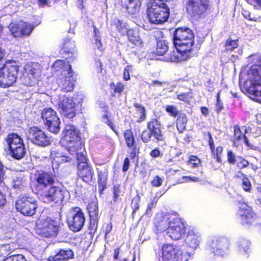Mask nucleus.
Segmentation results:
<instances>
[{
  "label": "nucleus",
  "mask_w": 261,
  "mask_h": 261,
  "mask_svg": "<svg viewBox=\"0 0 261 261\" xmlns=\"http://www.w3.org/2000/svg\"><path fill=\"white\" fill-rule=\"evenodd\" d=\"M27 138L34 145L42 147L50 145L53 141L51 136L37 126L29 128Z\"/></svg>",
  "instance_id": "obj_13"
},
{
  "label": "nucleus",
  "mask_w": 261,
  "mask_h": 261,
  "mask_svg": "<svg viewBox=\"0 0 261 261\" xmlns=\"http://www.w3.org/2000/svg\"><path fill=\"white\" fill-rule=\"evenodd\" d=\"M168 50V43L165 40H161L157 41L154 53L158 56H163Z\"/></svg>",
  "instance_id": "obj_38"
},
{
  "label": "nucleus",
  "mask_w": 261,
  "mask_h": 261,
  "mask_svg": "<svg viewBox=\"0 0 261 261\" xmlns=\"http://www.w3.org/2000/svg\"><path fill=\"white\" fill-rule=\"evenodd\" d=\"M111 88L113 90L111 92V96L112 97H115L116 94L120 95L123 91L124 86V84L119 82L115 84L114 82H112L110 84Z\"/></svg>",
  "instance_id": "obj_42"
},
{
  "label": "nucleus",
  "mask_w": 261,
  "mask_h": 261,
  "mask_svg": "<svg viewBox=\"0 0 261 261\" xmlns=\"http://www.w3.org/2000/svg\"><path fill=\"white\" fill-rule=\"evenodd\" d=\"M40 195L41 200L44 203L59 205L64 201L66 190L63 186L53 185L41 192Z\"/></svg>",
  "instance_id": "obj_7"
},
{
  "label": "nucleus",
  "mask_w": 261,
  "mask_h": 261,
  "mask_svg": "<svg viewBox=\"0 0 261 261\" xmlns=\"http://www.w3.org/2000/svg\"><path fill=\"white\" fill-rule=\"evenodd\" d=\"M132 66L130 65H127L125 67L123 70V79L125 81H128L130 79V70Z\"/></svg>",
  "instance_id": "obj_60"
},
{
  "label": "nucleus",
  "mask_w": 261,
  "mask_h": 261,
  "mask_svg": "<svg viewBox=\"0 0 261 261\" xmlns=\"http://www.w3.org/2000/svg\"><path fill=\"white\" fill-rule=\"evenodd\" d=\"M141 5L140 0H128L126 8L128 13L134 14L139 11Z\"/></svg>",
  "instance_id": "obj_37"
},
{
  "label": "nucleus",
  "mask_w": 261,
  "mask_h": 261,
  "mask_svg": "<svg viewBox=\"0 0 261 261\" xmlns=\"http://www.w3.org/2000/svg\"><path fill=\"white\" fill-rule=\"evenodd\" d=\"M77 106L73 97L64 95L59 99L58 110L63 116L72 119L76 116Z\"/></svg>",
  "instance_id": "obj_16"
},
{
  "label": "nucleus",
  "mask_w": 261,
  "mask_h": 261,
  "mask_svg": "<svg viewBox=\"0 0 261 261\" xmlns=\"http://www.w3.org/2000/svg\"><path fill=\"white\" fill-rule=\"evenodd\" d=\"M28 70V74H30L32 77H37L39 74V69L38 66L37 65H29L27 67Z\"/></svg>",
  "instance_id": "obj_51"
},
{
  "label": "nucleus",
  "mask_w": 261,
  "mask_h": 261,
  "mask_svg": "<svg viewBox=\"0 0 261 261\" xmlns=\"http://www.w3.org/2000/svg\"><path fill=\"white\" fill-rule=\"evenodd\" d=\"M200 162L201 160L197 157V156L194 155H190L187 161L188 164L190 165L193 168L198 167V165Z\"/></svg>",
  "instance_id": "obj_49"
},
{
  "label": "nucleus",
  "mask_w": 261,
  "mask_h": 261,
  "mask_svg": "<svg viewBox=\"0 0 261 261\" xmlns=\"http://www.w3.org/2000/svg\"><path fill=\"white\" fill-rule=\"evenodd\" d=\"M236 161V166L239 169H244L248 167L249 165V162L248 161L241 156H237Z\"/></svg>",
  "instance_id": "obj_48"
},
{
  "label": "nucleus",
  "mask_w": 261,
  "mask_h": 261,
  "mask_svg": "<svg viewBox=\"0 0 261 261\" xmlns=\"http://www.w3.org/2000/svg\"><path fill=\"white\" fill-rule=\"evenodd\" d=\"M75 80H70L68 78H66L65 81L63 84V90L65 92L72 91L74 87V82Z\"/></svg>",
  "instance_id": "obj_47"
},
{
  "label": "nucleus",
  "mask_w": 261,
  "mask_h": 261,
  "mask_svg": "<svg viewBox=\"0 0 261 261\" xmlns=\"http://www.w3.org/2000/svg\"><path fill=\"white\" fill-rule=\"evenodd\" d=\"M177 51L175 50L171 51L167 57V60L168 61L171 62H179L181 61H186L189 59L191 54L188 52L181 51L182 50H179L178 47H175Z\"/></svg>",
  "instance_id": "obj_27"
},
{
  "label": "nucleus",
  "mask_w": 261,
  "mask_h": 261,
  "mask_svg": "<svg viewBox=\"0 0 261 261\" xmlns=\"http://www.w3.org/2000/svg\"><path fill=\"white\" fill-rule=\"evenodd\" d=\"M94 173L91 165L77 167L76 177L83 182L90 184L93 178Z\"/></svg>",
  "instance_id": "obj_25"
},
{
  "label": "nucleus",
  "mask_w": 261,
  "mask_h": 261,
  "mask_svg": "<svg viewBox=\"0 0 261 261\" xmlns=\"http://www.w3.org/2000/svg\"><path fill=\"white\" fill-rule=\"evenodd\" d=\"M19 66L17 62L8 60L0 68V87L7 88L13 86L16 82Z\"/></svg>",
  "instance_id": "obj_4"
},
{
  "label": "nucleus",
  "mask_w": 261,
  "mask_h": 261,
  "mask_svg": "<svg viewBox=\"0 0 261 261\" xmlns=\"http://www.w3.org/2000/svg\"><path fill=\"white\" fill-rule=\"evenodd\" d=\"M165 111L171 117L175 118L181 112L178 110L176 106L170 105H167L165 108Z\"/></svg>",
  "instance_id": "obj_46"
},
{
  "label": "nucleus",
  "mask_w": 261,
  "mask_h": 261,
  "mask_svg": "<svg viewBox=\"0 0 261 261\" xmlns=\"http://www.w3.org/2000/svg\"><path fill=\"white\" fill-rule=\"evenodd\" d=\"M105 123L107 124L116 135L119 134V132L117 129L115 123L111 120V119H109L107 121H105Z\"/></svg>",
  "instance_id": "obj_62"
},
{
  "label": "nucleus",
  "mask_w": 261,
  "mask_h": 261,
  "mask_svg": "<svg viewBox=\"0 0 261 261\" xmlns=\"http://www.w3.org/2000/svg\"><path fill=\"white\" fill-rule=\"evenodd\" d=\"M74 253L72 249L69 248H60L55 252L54 255L49 256L47 261H68L73 259Z\"/></svg>",
  "instance_id": "obj_23"
},
{
  "label": "nucleus",
  "mask_w": 261,
  "mask_h": 261,
  "mask_svg": "<svg viewBox=\"0 0 261 261\" xmlns=\"http://www.w3.org/2000/svg\"><path fill=\"white\" fill-rule=\"evenodd\" d=\"M111 25L114 26L121 36L126 35L129 29L127 28V24L122 20L115 18L112 21Z\"/></svg>",
  "instance_id": "obj_32"
},
{
  "label": "nucleus",
  "mask_w": 261,
  "mask_h": 261,
  "mask_svg": "<svg viewBox=\"0 0 261 261\" xmlns=\"http://www.w3.org/2000/svg\"><path fill=\"white\" fill-rule=\"evenodd\" d=\"M99 219V218L89 217L88 229L90 234H94L96 232L98 227Z\"/></svg>",
  "instance_id": "obj_44"
},
{
  "label": "nucleus",
  "mask_w": 261,
  "mask_h": 261,
  "mask_svg": "<svg viewBox=\"0 0 261 261\" xmlns=\"http://www.w3.org/2000/svg\"><path fill=\"white\" fill-rule=\"evenodd\" d=\"M41 118L49 132L56 134L60 132V119L54 109L51 108H44L41 112Z\"/></svg>",
  "instance_id": "obj_14"
},
{
  "label": "nucleus",
  "mask_w": 261,
  "mask_h": 261,
  "mask_svg": "<svg viewBox=\"0 0 261 261\" xmlns=\"http://www.w3.org/2000/svg\"><path fill=\"white\" fill-rule=\"evenodd\" d=\"M108 172L107 169L99 170L97 173V186L99 195L103 194V191L107 188Z\"/></svg>",
  "instance_id": "obj_28"
},
{
  "label": "nucleus",
  "mask_w": 261,
  "mask_h": 261,
  "mask_svg": "<svg viewBox=\"0 0 261 261\" xmlns=\"http://www.w3.org/2000/svg\"><path fill=\"white\" fill-rule=\"evenodd\" d=\"M207 134L208 136V143L212 157L216 160L217 162L221 163L222 162V158L223 154V147L221 145L216 146L211 133L208 132Z\"/></svg>",
  "instance_id": "obj_26"
},
{
  "label": "nucleus",
  "mask_w": 261,
  "mask_h": 261,
  "mask_svg": "<svg viewBox=\"0 0 261 261\" xmlns=\"http://www.w3.org/2000/svg\"><path fill=\"white\" fill-rule=\"evenodd\" d=\"M71 211L72 214L67 219L68 227L73 232H79L82 230L85 224V214L79 206L72 207Z\"/></svg>",
  "instance_id": "obj_17"
},
{
  "label": "nucleus",
  "mask_w": 261,
  "mask_h": 261,
  "mask_svg": "<svg viewBox=\"0 0 261 261\" xmlns=\"http://www.w3.org/2000/svg\"><path fill=\"white\" fill-rule=\"evenodd\" d=\"M223 247V243L220 241H214L210 246V251L215 255L222 256L224 253Z\"/></svg>",
  "instance_id": "obj_36"
},
{
  "label": "nucleus",
  "mask_w": 261,
  "mask_h": 261,
  "mask_svg": "<svg viewBox=\"0 0 261 261\" xmlns=\"http://www.w3.org/2000/svg\"><path fill=\"white\" fill-rule=\"evenodd\" d=\"M87 209L89 217L99 218V208L98 201L96 199L89 202Z\"/></svg>",
  "instance_id": "obj_34"
},
{
  "label": "nucleus",
  "mask_w": 261,
  "mask_h": 261,
  "mask_svg": "<svg viewBox=\"0 0 261 261\" xmlns=\"http://www.w3.org/2000/svg\"><path fill=\"white\" fill-rule=\"evenodd\" d=\"M149 155L153 158H156L161 155V152L158 148H154L150 151Z\"/></svg>",
  "instance_id": "obj_63"
},
{
  "label": "nucleus",
  "mask_w": 261,
  "mask_h": 261,
  "mask_svg": "<svg viewBox=\"0 0 261 261\" xmlns=\"http://www.w3.org/2000/svg\"><path fill=\"white\" fill-rule=\"evenodd\" d=\"M11 156L17 160L23 158L26 154V148L22 138L17 133L8 134L5 139Z\"/></svg>",
  "instance_id": "obj_6"
},
{
  "label": "nucleus",
  "mask_w": 261,
  "mask_h": 261,
  "mask_svg": "<svg viewBox=\"0 0 261 261\" xmlns=\"http://www.w3.org/2000/svg\"><path fill=\"white\" fill-rule=\"evenodd\" d=\"M94 31L95 33V46L96 47V48L98 49H99L101 51H103L104 50V49L103 48V45L101 43V40L99 38V37L96 35L97 31V29L96 28H95Z\"/></svg>",
  "instance_id": "obj_57"
},
{
  "label": "nucleus",
  "mask_w": 261,
  "mask_h": 261,
  "mask_svg": "<svg viewBox=\"0 0 261 261\" xmlns=\"http://www.w3.org/2000/svg\"><path fill=\"white\" fill-rule=\"evenodd\" d=\"M173 213L166 215H157L154 219L153 224L156 233H161L167 230V226L169 225L170 219L173 216Z\"/></svg>",
  "instance_id": "obj_24"
},
{
  "label": "nucleus",
  "mask_w": 261,
  "mask_h": 261,
  "mask_svg": "<svg viewBox=\"0 0 261 261\" xmlns=\"http://www.w3.org/2000/svg\"><path fill=\"white\" fill-rule=\"evenodd\" d=\"M130 157L126 156L124 158L123 164H122V170L123 172H125L129 169V166H130Z\"/></svg>",
  "instance_id": "obj_59"
},
{
  "label": "nucleus",
  "mask_w": 261,
  "mask_h": 261,
  "mask_svg": "<svg viewBox=\"0 0 261 261\" xmlns=\"http://www.w3.org/2000/svg\"><path fill=\"white\" fill-rule=\"evenodd\" d=\"M63 134V139L68 143L70 149L74 151L84 149V144L81 141L80 132L74 125H66Z\"/></svg>",
  "instance_id": "obj_10"
},
{
  "label": "nucleus",
  "mask_w": 261,
  "mask_h": 261,
  "mask_svg": "<svg viewBox=\"0 0 261 261\" xmlns=\"http://www.w3.org/2000/svg\"><path fill=\"white\" fill-rule=\"evenodd\" d=\"M185 241L189 247L196 249L199 246L200 235L194 229L189 230L187 233Z\"/></svg>",
  "instance_id": "obj_30"
},
{
  "label": "nucleus",
  "mask_w": 261,
  "mask_h": 261,
  "mask_svg": "<svg viewBox=\"0 0 261 261\" xmlns=\"http://www.w3.org/2000/svg\"><path fill=\"white\" fill-rule=\"evenodd\" d=\"M15 207L23 215L31 217L35 214L38 204L33 196L24 194L19 195L16 201Z\"/></svg>",
  "instance_id": "obj_9"
},
{
  "label": "nucleus",
  "mask_w": 261,
  "mask_h": 261,
  "mask_svg": "<svg viewBox=\"0 0 261 261\" xmlns=\"http://www.w3.org/2000/svg\"><path fill=\"white\" fill-rule=\"evenodd\" d=\"M3 261H27V260L23 255L18 254L11 255Z\"/></svg>",
  "instance_id": "obj_53"
},
{
  "label": "nucleus",
  "mask_w": 261,
  "mask_h": 261,
  "mask_svg": "<svg viewBox=\"0 0 261 261\" xmlns=\"http://www.w3.org/2000/svg\"><path fill=\"white\" fill-rule=\"evenodd\" d=\"M227 161L230 164H235L236 162V158L234 154L231 150H228L227 152Z\"/></svg>",
  "instance_id": "obj_58"
},
{
  "label": "nucleus",
  "mask_w": 261,
  "mask_h": 261,
  "mask_svg": "<svg viewBox=\"0 0 261 261\" xmlns=\"http://www.w3.org/2000/svg\"><path fill=\"white\" fill-rule=\"evenodd\" d=\"M146 127L148 130H143L141 134V139L143 143L149 142L152 138L157 142L165 141L166 137L162 125L157 118H151L147 122Z\"/></svg>",
  "instance_id": "obj_5"
},
{
  "label": "nucleus",
  "mask_w": 261,
  "mask_h": 261,
  "mask_svg": "<svg viewBox=\"0 0 261 261\" xmlns=\"http://www.w3.org/2000/svg\"><path fill=\"white\" fill-rule=\"evenodd\" d=\"M194 39L193 31L188 27H178L174 31V45L175 47H178L183 53L187 51L191 54L193 50Z\"/></svg>",
  "instance_id": "obj_2"
},
{
  "label": "nucleus",
  "mask_w": 261,
  "mask_h": 261,
  "mask_svg": "<svg viewBox=\"0 0 261 261\" xmlns=\"http://www.w3.org/2000/svg\"><path fill=\"white\" fill-rule=\"evenodd\" d=\"M187 14L192 18H203L213 12L211 0H184Z\"/></svg>",
  "instance_id": "obj_3"
},
{
  "label": "nucleus",
  "mask_w": 261,
  "mask_h": 261,
  "mask_svg": "<svg viewBox=\"0 0 261 261\" xmlns=\"http://www.w3.org/2000/svg\"><path fill=\"white\" fill-rule=\"evenodd\" d=\"M133 106L137 109V112L140 114L137 122L141 123L144 121L146 118L145 108L141 103L138 102H134Z\"/></svg>",
  "instance_id": "obj_41"
},
{
  "label": "nucleus",
  "mask_w": 261,
  "mask_h": 261,
  "mask_svg": "<svg viewBox=\"0 0 261 261\" xmlns=\"http://www.w3.org/2000/svg\"><path fill=\"white\" fill-rule=\"evenodd\" d=\"M172 1L149 0L146 12L150 22L155 24H162L167 22L170 15V11L166 2Z\"/></svg>",
  "instance_id": "obj_1"
},
{
  "label": "nucleus",
  "mask_w": 261,
  "mask_h": 261,
  "mask_svg": "<svg viewBox=\"0 0 261 261\" xmlns=\"http://www.w3.org/2000/svg\"><path fill=\"white\" fill-rule=\"evenodd\" d=\"M66 63L64 60H57L53 64V67L56 71H60L66 65Z\"/></svg>",
  "instance_id": "obj_54"
},
{
  "label": "nucleus",
  "mask_w": 261,
  "mask_h": 261,
  "mask_svg": "<svg viewBox=\"0 0 261 261\" xmlns=\"http://www.w3.org/2000/svg\"><path fill=\"white\" fill-rule=\"evenodd\" d=\"M238 249L243 254L249 253L251 250V242L249 240L244 238L240 239L238 242Z\"/></svg>",
  "instance_id": "obj_35"
},
{
  "label": "nucleus",
  "mask_w": 261,
  "mask_h": 261,
  "mask_svg": "<svg viewBox=\"0 0 261 261\" xmlns=\"http://www.w3.org/2000/svg\"><path fill=\"white\" fill-rule=\"evenodd\" d=\"M78 151H75L76 152L77 167L91 165V164L88 162V159L86 154H84L83 152H78Z\"/></svg>",
  "instance_id": "obj_43"
},
{
  "label": "nucleus",
  "mask_w": 261,
  "mask_h": 261,
  "mask_svg": "<svg viewBox=\"0 0 261 261\" xmlns=\"http://www.w3.org/2000/svg\"><path fill=\"white\" fill-rule=\"evenodd\" d=\"M59 225L57 221L50 218H46L39 228V233L46 238H51L58 235Z\"/></svg>",
  "instance_id": "obj_20"
},
{
  "label": "nucleus",
  "mask_w": 261,
  "mask_h": 261,
  "mask_svg": "<svg viewBox=\"0 0 261 261\" xmlns=\"http://www.w3.org/2000/svg\"><path fill=\"white\" fill-rule=\"evenodd\" d=\"M248 74L250 85L248 89L249 92L255 97L261 96V58L258 64L252 65Z\"/></svg>",
  "instance_id": "obj_12"
},
{
  "label": "nucleus",
  "mask_w": 261,
  "mask_h": 261,
  "mask_svg": "<svg viewBox=\"0 0 261 261\" xmlns=\"http://www.w3.org/2000/svg\"><path fill=\"white\" fill-rule=\"evenodd\" d=\"M162 261H188L192 254L187 251H180L171 243L164 244L161 248Z\"/></svg>",
  "instance_id": "obj_8"
},
{
  "label": "nucleus",
  "mask_w": 261,
  "mask_h": 261,
  "mask_svg": "<svg viewBox=\"0 0 261 261\" xmlns=\"http://www.w3.org/2000/svg\"><path fill=\"white\" fill-rule=\"evenodd\" d=\"M62 153L59 150H51L50 153V158L56 162L60 163V158H61Z\"/></svg>",
  "instance_id": "obj_55"
},
{
  "label": "nucleus",
  "mask_w": 261,
  "mask_h": 261,
  "mask_svg": "<svg viewBox=\"0 0 261 261\" xmlns=\"http://www.w3.org/2000/svg\"><path fill=\"white\" fill-rule=\"evenodd\" d=\"M7 204V199L5 194L0 189V208H3Z\"/></svg>",
  "instance_id": "obj_61"
},
{
  "label": "nucleus",
  "mask_w": 261,
  "mask_h": 261,
  "mask_svg": "<svg viewBox=\"0 0 261 261\" xmlns=\"http://www.w3.org/2000/svg\"><path fill=\"white\" fill-rule=\"evenodd\" d=\"M76 50V46L74 41L68 38L64 39L60 49L59 53L62 55L72 56Z\"/></svg>",
  "instance_id": "obj_29"
},
{
  "label": "nucleus",
  "mask_w": 261,
  "mask_h": 261,
  "mask_svg": "<svg viewBox=\"0 0 261 261\" xmlns=\"http://www.w3.org/2000/svg\"><path fill=\"white\" fill-rule=\"evenodd\" d=\"M121 185L120 184H116L114 185L112 189L113 194V200L114 202H116L118 200V197L121 192Z\"/></svg>",
  "instance_id": "obj_52"
},
{
  "label": "nucleus",
  "mask_w": 261,
  "mask_h": 261,
  "mask_svg": "<svg viewBox=\"0 0 261 261\" xmlns=\"http://www.w3.org/2000/svg\"><path fill=\"white\" fill-rule=\"evenodd\" d=\"M56 176L51 172L43 171L35 175L34 179V187L38 193L40 194L48 186H51L55 183Z\"/></svg>",
  "instance_id": "obj_15"
},
{
  "label": "nucleus",
  "mask_w": 261,
  "mask_h": 261,
  "mask_svg": "<svg viewBox=\"0 0 261 261\" xmlns=\"http://www.w3.org/2000/svg\"><path fill=\"white\" fill-rule=\"evenodd\" d=\"M140 200L141 197L139 194H136L132 199L131 207L133 210V215H134L135 213L139 210L140 207Z\"/></svg>",
  "instance_id": "obj_45"
},
{
  "label": "nucleus",
  "mask_w": 261,
  "mask_h": 261,
  "mask_svg": "<svg viewBox=\"0 0 261 261\" xmlns=\"http://www.w3.org/2000/svg\"><path fill=\"white\" fill-rule=\"evenodd\" d=\"M34 25L28 22L20 21L13 24L10 28V31L15 37H24L29 36Z\"/></svg>",
  "instance_id": "obj_21"
},
{
  "label": "nucleus",
  "mask_w": 261,
  "mask_h": 261,
  "mask_svg": "<svg viewBox=\"0 0 261 261\" xmlns=\"http://www.w3.org/2000/svg\"><path fill=\"white\" fill-rule=\"evenodd\" d=\"M224 108L223 104L221 100H216V109L215 111L217 113H219V112L223 110Z\"/></svg>",
  "instance_id": "obj_64"
},
{
  "label": "nucleus",
  "mask_w": 261,
  "mask_h": 261,
  "mask_svg": "<svg viewBox=\"0 0 261 261\" xmlns=\"http://www.w3.org/2000/svg\"><path fill=\"white\" fill-rule=\"evenodd\" d=\"M128 40V47L135 55H138L143 49L144 42L138 29L130 28L126 34Z\"/></svg>",
  "instance_id": "obj_18"
},
{
  "label": "nucleus",
  "mask_w": 261,
  "mask_h": 261,
  "mask_svg": "<svg viewBox=\"0 0 261 261\" xmlns=\"http://www.w3.org/2000/svg\"><path fill=\"white\" fill-rule=\"evenodd\" d=\"M176 127L179 133H182L186 129L188 123V118L186 114L181 112L177 116Z\"/></svg>",
  "instance_id": "obj_33"
},
{
  "label": "nucleus",
  "mask_w": 261,
  "mask_h": 261,
  "mask_svg": "<svg viewBox=\"0 0 261 261\" xmlns=\"http://www.w3.org/2000/svg\"><path fill=\"white\" fill-rule=\"evenodd\" d=\"M243 177L242 178L241 186L244 191L250 193L251 191V184L250 180L245 175L241 172H239L238 174L235 175L237 178Z\"/></svg>",
  "instance_id": "obj_39"
},
{
  "label": "nucleus",
  "mask_w": 261,
  "mask_h": 261,
  "mask_svg": "<svg viewBox=\"0 0 261 261\" xmlns=\"http://www.w3.org/2000/svg\"><path fill=\"white\" fill-rule=\"evenodd\" d=\"M187 232L186 223L178 216L177 213L174 212L173 216L170 219L167 233L173 240H178L185 236Z\"/></svg>",
  "instance_id": "obj_11"
},
{
  "label": "nucleus",
  "mask_w": 261,
  "mask_h": 261,
  "mask_svg": "<svg viewBox=\"0 0 261 261\" xmlns=\"http://www.w3.org/2000/svg\"><path fill=\"white\" fill-rule=\"evenodd\" d=\"M239 45V40L238 39H232V38L229 37L224 42V47H225L226 50L227 52L232 51L234 49H236L238 47Z\"/></svg>",
  "instance_id": "obj_40"
},
{
  "label": "nucleus",
  "mask_w": 261,
  "mask_h": 261,
  "mask_svg": "<svg viewBox=\"0 0 261 261\" xmlns=\"http://www.w3.org/2000/svg\"><path fill=\"white\" fill-rule=\"evenodd\" d=\"M241 223L243 225H250L255 221L256 216L252 207L244 200L237 202Z\"/></svg>",
  "instance_id": "obj_19"
},
{
  "label": "nucleus",
  "mask_w": 261,
  "mask_h": 261,
  "mask_svg": "<svg viewBox=\"0 0 261 261\" xmlns=\"http://www.w3.org/2000/svg\"><path fill=\"white\" fill-rule=\"evenodd\" d=\"M243 140L245 144L250 148L254 149L256 147L250 144L245 134L242 132L240 127L238 125L233 126V141L234 143Z\"/></svg>",
  "instance_id": "obj_31"
},
{
  "label": "nucleus",
  "mask_w": 261,
  "mask_h": 261,
  "mask_svg": "<svg viewBox=\"0 0 261 261\" xmlns=\"http://www.w3.org/2000/svg\"><path fill=\"white\" fill-rule=\"evenodd\" d=\"M163 182V179L159 176L156 175L153 177L150 183L152 187H159L162 185Z\"/></svg>",
  "instance_id": "obj_56"
},
{
  "label": "nucleus",
  "mask_w": 261,
  "mask_h": 261,
  "mask_svg": "<svg viewBox=\"0 0 261 261\" xmlns=\"http://www.w3.org/2000/svg\"><path fill=\"white\" fill-rule=\"evenodd\" d=\"M192 98L191 92H188L185 93H181L177 95V98L182 101H184L186 103L189 104L190 103V100Z\"/></svg>",
  "instance_id": "obj_50"
},
{
  "label": "nucleus",
  "mask_w": 261,
  "mask_h": 261,
  "mask_svg": "<svg viewBox=\"0 0 261 261\" xmlns=\"http://www.w3.org/2000/svg\"><path fill=\"white\" fill-rule=\"evenodd\" d=\"M123 137L127 147L131 149L129 153V157L130 160H134L138 156L140 149L137 147L134 134L132 129H126L123 131Z\"/></svg>",
  "instance_id": "obj_22"
}]
</instances>
